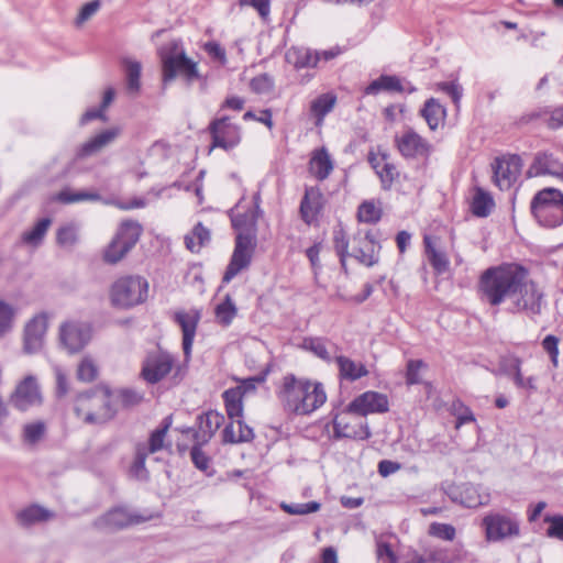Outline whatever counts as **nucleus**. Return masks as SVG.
Returning <instances> with one entry per match:
<instances>
[{"instance_id":"nucleus-1","label":"nucleus","mask_w":563,"mask_h":563,"mask_svg":"<svg viewBox=\"0 0 563 563\" xmlns=\"http://www.w3.org/2000/svg\"><path fill=\"white\" fill-rule=\"evenodd\" d=\"M276 396L285 411L300 416L312 413L327 400L321 383L298 378L294 374L283 377Z\"/></svg>"},{"instance_id":"nucleus-2","label":"nucleus","mask_w":563,"mask_h":563,"mask_svg":"<svg viewBox=\"0 0 563 563\" xmlns=\"http://www.w3.org/2000/svg\"><path fill=\"white\" fill-rule=\"evenodd\" d=\"M523 275H527V269L518 264H501L485 269L477 285L481 300L493 307L510 301Z\"/></svg>"},{"instance_id":"nucleus-3","label":"nucleus","mask_w":563,"mask_h":563,"mask_svg":"<svg viewBox=\"0 0 563 563\" xmlns=\"http://www.w3.org/2000/svg\"><path fill=\"white\" fill-rule=\"evenodd\" d=\"M163 67V81L167 84L177 76L191 85L199 79V70L196 62L190 59L183 47L180 41H172L158 49Z\"/></svg>"},{"instance_id":"nucleus-4","label":"nucleus","mask_w":563,"mask_h":563,"mask_svg":"<svg viewBox=\"0 0 563 563\" xmlns=\"http://www.w3.org/2000/svg\"><path fill=\"white\" fill-rule=\"evenodd\" d=\"M530 210L537 222L544 228H556L563 223V192L547 187L532 198Z\"/></svg>"},{"instance_id":"nucleus-5","label":"nucleus","mask_w":563,"mask_h":563,"mask_svg":"<svg viewBox=\"0 0 563 563\" xmlns=\"http://www.w3.org/2000/svg\"><path fill=\"white\" fill-rule=\"evenodd\" d=\"M75 412L86 423H104L113 418L110 394L107 389H93L80 394L75 402Z\"/></svg>"},{"instance_id":"nucleus-6","label":"nucleus","mask_w":563,"mask_h":563,"mask_svg":"<svg viewBox=\"0 0 563 563\" xmlns=\"http://www.w3.org/2000/svg\"><path fill=\"white\" fill-rule=\"evenodd\" d=\"M148 295V283L141 276H122L110 288V301L120 309L143 303Z\"/></svg>"},{"instance_id":"nucleus-7","label":"nucleus","mask_w":563,"mask_h":563,"mask_svg":"<svg viewBox=\"0 0 563 563\" xmlns=\"http://www.w3.org/2000/svg\"><path fill=\"white\" fill-rule=\"evenodd\" d=\"M142 225L132 220L123 221L114 238L104 249L102 258L107 264L114 265L125 257L135 246L142 234Z\"/></svg>"},{"instance_id":"nucleus-8","label":"nucleus","mask_w":563,"mask_h":563,"mask_svg":"<svg viewBox=\"0 0 563 563\" xmlns=\"http://www.w3.org/2000/svg\"><path fill=\"white\" fill-rule=\"evenodd\" d=\"M482 527L489 542H499L520 534L519 520L510 512H490L483 518Z\"/></svg>"},{"instance_id":"nucleus-9","label":"nucleus","mask_w":563,"mask_h":563,"mask_svg":"<svg viewBox=\"0 0 563 563\" xmlns=\"http://www.w3.org/2000/svg\"><path fill=\"white\" fill-rule=\"evenodd\" d=\"M394 144L406 159H428L433 153V145L412 128H406L394 137Z\"/></svg>"},{"instance_id":"nucleus-10","label":"nucleus","mask_w":563,"mask_h":563,"mask_svg":"<svg viewBox=\"0 0 563 563\" xmlns=\"http://www.w3.org/2000/svg\"><path fill=\"white\" fill-rule=\"evenodd\" d=\"M255 236L251 232H239L235 239V247L231 261L223 275V283H229L241 271L247 268L251 264L254 247Z\"/></svg>"},{"instance_id":"nucleus-11","label":"nucleus","mask_w":563,"mask_h":563,"mask_svg":"<svg viewBox=\"0 0 563 563\" xmlns=\"http://www.w3.org/2000/svg\"><path fill=\"white\" fill-rule=\"evenodd\" d=\"M175 366V357L167 351H150L142 364L141 377L148 384L163 380Z\"/></svg>"},{"instance_id":"nucleus-12","label":"nucleus","mask_w":563,"mask_h":563,"mask_svg":"<svg viewBox=\"0 0 563 563\" xmlns=\"http://www.w3.org/2000/svg\"><path fill=\"white\" fill-rule=\"evenodd\" d=\"M543 301V292L538 284L528 278V274L523 275L516 289L515 296L510 302L518 311L528 314H539L541 312Z\"/></svg>"},{"instance_id":"nucleus-13","label":"nucleus","mask_w":563,"mask_h":563,"mask_svg":"<svg viewBox=\"0 0 563 563\" xmlns=\"http://www.w3.org/2000/svg\"><path fill=\"white\" fill-rule=\"evenodd\" d=\"M208 131L211 135V148L220 147L224 151L234 148L241 142V129L230 122L229 117H221L210 122Z\"/></svg>"},{"instance_id":"nucleus-14","label":"nucleus","mask_w":563,"mask_h":563,"mask_svg":"<svg viewBox=\"0 0 563 563\" xmlns=\"http://www.w3.org/2000/svg\"><path fill=\"white\" fill-rule=\"evenodd\" d=\"M9 401L20 411L42 405L43 398L36 378L29 375L22 379L10 395Z\"/></svg>"},{"instance_id":"nucleus-15","label":"nucleus","mask_w":563,"mask_h":563,"mask_svg":"<svg viewBox=\"0 0 563 563\" xmlns=\"http://www.w3.org/2000/svg\"><path fill=\"white\" fill-rule=\"evenodd\" d=\"M351 256L366 266L378 262L379 243L371 231L358 230L353 236Z\"/></svg>"},{"instance_id":"nucleus-16","label":"nucleus","mask_w":563,"mask_h":563,"mask_svg":"<svg viewBox=\"0 0 563 563\" xmlns=\"http://www.w3.org/2000/svg\"><path fill=\"white\" fill-rule=\"evenodd\" d=\"M527 176L552 177L563 181V161L551 152H538L527 169Z\"/></svg>"},{"instance_id":"nucleus-17","label":"nucleus","mask_w":563,"mask_h":563,"mask_svg":"<svg viewBox=\"0 0 563 563\" xmlns=\"http://www.w3.org/2000/svg\"><path fill=\"white\" fill-rule=\"evenodd\" d=\"M148 518L130 512L128 509L113 508L93 521V527L101 531H114L146 521Z\"/></svg>"},{"instance_id":"nucleus-18","label":"nucleus","mask_w":563,"mask_h":563,"mask_svg":"<svg viewBox=\"0 0 563 563\" xmlns=\"http://www.w3.org/2000/svg\"><path fill=\"white\" fill-rule=\"evenodd\" d=\"M521 169V158L518 155L496 158L493 170L495 185L500 190H508L516 183Z\"/></svg>"},{"instance_id":"nucleus-19","label":"nucleus","mask_w":563,"mask_h":563,"mask_svg":"<svg viewBox=\"0 0 563 563\" xmlns=\"http://www.w3.org/2000/svg\"><path fill=\"white\" fill-rule=\"evenodd\" d=\"M48 317L45 312L34 316L24 328L23 350L27 354L41 351L47 331Z\"/></svg>"},{"instance_id":"nucleus-20","label":"nucleus","mask_w":563,"mask_h":563,"mask_svg":"<svg viewBox=\"0 0 563 563\" xmlns=\"http://www.w3.org/2000/svg\"><path fill=\"white\" fill-rule=\"evenodd\" d=\"M522 361L515 355L503 357L499 364V372L510 378L518 389H523L529 394L538 389L537 378L534 376L525 377L521 371Z\"/></svg>"},{"instance_id":"nucleus-21","label":"nucleus","mask_w":563,"mask_h":563,"mask_svg":"<svg viewBox=\"0 0 563 563\" xmlns=\"http://www.w3.org/2000/svg\"><path fill=\"white\" fill-rule=\"evenodd\" d=\"M121 131L120 126H112L96 134L78 147L75 154V161L97 155L103 148L112 144L121 134Z\"/></svg>"},{"instance_id":"nucleus-22","label":"nucleus","mask_w":563,"mask_h":563,"mask_svg":"<svg viewBox=\"0 0 563 563\" xmlns=\"http://www.w3.org/2000/svg\"><path fill=\"white\" fill-rule=\"evenodd\" d=\"M197 421L198 430L194 431L191 428H187L184 432L192 433V437L198 444H206L224 422V416L218 411L210 410L198 416Z\"/></svg>"},{"instance_id":"nucleus-23","label":"nucleus","mask_w":563,"mask_h":563,"mask_svg":"<svg viewBox=\"0 0 563 563\" xmlns=\"http://www.w3.org/2000/svg\"><path fill=\"white\" fill-rule=\"evenodd\" d=\"M350 411L361 416L388 411V399L384 394L366 391L356 397L349 406Z\"/></svg>"},{"instance_id":"nucleus-24","label":"nucleus","mask_w":563,"mask_h":563,"mask_svg":"<svg viewBox=\"0 0 563 563\" xmlns=\"http://www.w3.org/2000/svg\"><path fill=\"white\" fill-rule=\"evenodd\" d=\"M60 342L69 353L80 351L90 340L89 328L75 322L65 323L60 327Z\"/></svg>"},{"instance_id":"nucleus-25","label":"nucleus","mask_w":563,"mask_h":563,"mask_svg":"<svg viewBox=\"0 0 563 563\" xmlns=\"http://www.w3.org/2000/svg\"><path fill=\"white\" fill-rule=\"evenodd\" d=\"M322 192L318 187H307L300 202V217L307 224L314 222L322 209Z\"/></svg>"},{"instance_id":"nucleus-26","label":"nucleus","mask_w":563,"mask_h":563,"mask_svg":"<svg viewBox=\"0 0 563 563\" xmlns=\"http://www.w3.org/2000/svg\"><path fill=\"white\" fill-rule=\"evenodd\" d=\"M55 517L56 515L54 511L37 504L30 505L15 514L18 525L23 528L45 523L55 519Z\"/></svg>"},{"instance_id":"nucleus-27","label":"nucleus","mask_w":563,"mask_h":563,"mask_svg":"<svg viewBox=\"0 0 563 563\" xmlns=\"http://www.w3.org/2000/svg\"><path fill=\"white\" fill-rule=\"evenodd\" d=\"M175 321L180 325L183 331V350L186 357L190 356L196 330L199 321L197 313L177 312Z\"/></svg>"},{"instance_id":"nucleus-28","label":"nucleus","mask_w":563,"mask_h":563,"mask_svg":"<svg viewBox=\"0 0 563 563\" xmlns=\"http://www.w3.org/2000/svg\"><path fill=\"white\" fill-rule=\"evenodd\" d=\"M420 115L426 120L431 131L438 130L439 126L444 124L446 118V109L435 98L428 99L422 109Z\"/></svg>"},{"instance_id":"nucleus-29","label":"nucleus","mask_w":563,"mask_h":563,"mask_svg":"<svg viewBox=\"0 0 563 563\" xmlns=\"http://www.w3.org/2000/svg\"><path fill=\"white\" fill-rule=\"evenodd\" d=\"M333 169V162L328 153V151L322 147L320 150H316L309 162V172L312 176H314L318 180H324L329 177Z\"/></svg>"},{"instance_id":"nucleus-30","label":"nucleus","mask_w":563,"mask_h":563,"mask_svg":"<svg viewBox=\"0 0 563 563\" xmlns=\"http://www.w3.org/2000/svg\"><path fill=\"white\" fill-rule=\"evenodd\" d=\"M254 438L253 429L246 426L241 418H235L223 430L224 443L249 442Z\"/></svg>"},{"instance_id":"nucleus-31","label":"nucleus","mask_w":563,"mask_h":563,"mask_svg":"<svg viewBox=\"0 0 563 563\" xmlns=\"http://www.w3.org/2000/svg\"><path fill=\"white\" fill-rule=\"evenodd\" d=\"M172 427V416H167L161 426L150 434L146 443H139L136 446L143 449L148 455L154 454L165 448V438Z\"/></svg>"},{"instance_id":"nucleus-32","label":"nucleus","mask_w":563,"mask_h":563,"mask_svg":"<svg viewBox=\"0 0 563 563\" xmlns=\"http://www.w3.org/2000/svg\"><path fill=\"white\" fill-rule=\"evenodd\" d=\"M340 377L350 382L357 380L364 376H367L368 371L362 363H356L350 357L340 355L335 357Z\"/></svg>"},{"instance_id":"nucleus-33","label":"nucleus","mask_w":563,"mask_h":563,"mask_svg":"<svg viewBox=\"0 0 563 563\" xmlns=\"http://www.w3.org/2000/svg\"><path fill=\"white\" fill-rule=\"evenodd\" d=\"M423 244L428 261L434 272L438 275H442L448 272L450 265L449 258L444 252L435 249L433 239L429 235H426L423 239Z\"/></svg>"},{"instance_id":"nucleus-34","label":"nucleus","mask_w":563,"mask_h":563,"mask_svg":"<svg viewBox=\"0 0 563 563\" xmlns=\"http://www.w3.org/2000/svg\"><path fill=\"white\" fill-rule=\"evenodd\" d=\"M320 55L318 53L303 47H291L286 53V60L296 68L316 67Z\"/></svg>"},{"instance_id":"nucleus-35","label":"nucleus","mask_w":563,"mask_h":563,"mask_svg":"<svg viewBox=\"0 0 563 563\" xmlns=\"http://www.w3.org/2000/svg\"><path fill=\"white\" fill-rule=\"evenodd\" d=\"M52 220L49 218L40 219L31 229L24 231L21 235V241L25 245L37 247L42 244Z\"/></svg>"},{"instance_id":"nucleus-36","label":"nucleus","mask_w":563,"mask_h":563,"mask_svg":"<svg viewBox=\"0 0 563 563\" xmlns=\"http://www.w3.org/2000/svg\"><path fill=\"white\" fill-rule=\"evenodd\" d=\"M494 207L495 202L490 194L477 187L471 202V210L473 214L485 218L489 216Z\"/></svg>"},{"instance_id":"nucleus-37","label":"nucleus","mask_w":563,"mask_h":563,"mask_svg":"<svg viewBox=\"0 0 563 563\" xmlns=\"http://www.w3.org/2000/svg\"><path fill=\"white\" fill-rule=\"evenodd\" d=\"M122 65L125 71L126 90L131 95H136L141 88V63L131 58H123Z\"/></svg>"},{"instance_id":"nucleus-38","label":"nucleus","mask_w":563,"mask_h":563,"mask_svg":"<svg viewBox=\"0 0 563 563\" xmlns=\"http://www.w3.org/2000/svg\"><path fill=\"white\" fill-rule=\"evenodd\" d=\"M243 390L242 387L230 388L223 393L225 410L231 420L242 418L243 412Z\"/></svg>"},{"instance_id":"nucleus-39","label":"nucleus","mask_w":563,"mask_h":563,"mask_svg":"<svg viewBox=\"0 0 563 563\" xmlns=\"http://www.w3.org/2000/svg\"><path fill=\"white\" fill-rule=\"evenodd\" d=\"M329 341L323 338H305L301 342V347L320 360L330 363L332 361V353L329 350Z\"/></svg>"},{"instance_id":"nucleus-40","label":"nucleus","mask_w":563,"mask_h":563,"mask_svg":"<svg viewBox=\"0 0 563 563\" xmlns=\"http://www.w3.org/2000/svg\"><path fill=\"white\" fill-rule=\"evenodd\" d=\"M335 102L336 97L332 93H323L311 102L310 111L317 119V125H320L323 122L324 117L332 111Z\"/></svg>"},{"instance_id":"nucleus-41","label":"nucleus","mask_w":563,"mask_h":563,"mask_svg":"<svg viewBox=\"0 0 563 563\" xmlns=\"http://www.w3.org/2000/svg\"><path fill=\"white\" fill-rule=\"evenodd\" d=\"M79 240V227L76 223H67L58 228L56 242L62 247H73Z\"/></svg>"},{"instance_id":"nucleus-42","label":"nucleus","mask_w":563,"mask_h":563,"mask_svg":"<svg viewBox=\"0 0 563 563\" xmlns=\"http://www.w3.org/2000/svg\"><path fill=\"white\" fill-rule=\"evenodd\" d=\"M57 200L63 203H75L80 201H98L101 199L98 192L93 191H73L70 189H64L57 194Z\"/></svg>"},{"instance_id":"nucleus-43","label":"nucleus","mask_w":563,"mask_h":563,"mask_svg":"<svg viewBox=\"0 0 563 563\" xmlns=\"http://www.w3.org/2000/svg\"><path fill=\"white\" fill-rule=\"evenodd\" d=\"M236 312H238V309H236L233 300L231 299V297L229 295H227L225 299L216 307L217 321L220 324L228 327L229 324H231V322L235 318Z\"/></svg>"},{"instance_id":"nucleus-44","label":"nucleus","mask_w":563,"mask_h":563,"mask_svg":"<svg viewBox=\"0 0 563 563\" xmlns=\"http://www.w3.org/2000/svg\"><path fill=\"white\" fill-rule=\"evenodd\" d=\"M16 310L4 300H0V339L8 334L14 324Z\"/></svg>"},{"instance_id":"nucleus-45","label":"nucleus","mask_w":563,"mask_h":563,"mask_svg":"<svg viewBox=\"0 0 563 563\" xmlns=\"http://www.w3.org/2000/svg\"><path fill=\"white\" fill-rule=\"evenodd\" d=\"M46 432V424L44 421L37 420L26 423L23 427L22 437L24 442L29 444H36L40 442Z\"/></svg>"},{"instance_id":"nucleus-46","label":"nucleus","mask_w":563,"mask_h":563,"mask_svg":"<svg viewBox=\"0 0 563 563\" xmlns=\"http://www.w3.org/2000/svg\"><path fill=\"white\" fill-rule=\"evenodd\" d=\"M460 503L467 508H476L487 503V496L482 497L471 485L463 486Z\"/></svg>"},{"instance_id":"nucleus-47","label":"nucleus","mask_w":563,"mask_h":563,"mask_svg":"<svg viewBox=\"0 0 563 563\" xmlns=\"http://www.w3.org/2000/svg\"><path fill=\"white\" fill-rule=\"evenodd\" d=\"M438 556L439 563H461L465 560V552L462 545L438 547Z\"/></svg>"},{"instance_id":"nucleus-48","label":"nucleus","mask_w":563,"mask_h":563,"mask_svg":"<svg viewBox=\"0 0 563 563\" xmlns=\"http://www.w3.org/2000/svg\"><path fill=\"white\" fill-rule=\"evenodd\" d=\"M98 376V366L96 362L86 356L81 360L77 368V378L85 383L95 380Z\"/></svg>"},{"instance_id":"nucleus-49","label":"nucleus","mask_w":563,"mask_h":563,"mask_svg":"<svg viewBox=\"0 0 563 563\" xmlns=\"http://www.w3.org/2000/svg\"><path fill=\"white\" fill-rule=\"evenodd\" d=\"M369 162L373 168L376 170L385 188L389 187L397 175L396 167L391 164L384 163L380 167V164L377 162L376 157H369Z\"/></svg>"},{"instance_id":"nucleus-50","label":"nucleus","mask_w":563,"mask_h":563,"mask_svg":"<svg viewBox=\"0 0 563 563\" xmlns=\"http://www.w3.org/2000/svg\"><path fill=\"white\" fill-rule=\"evenodd\" d=\"M357 218L361 222L375 223L382 218V210L372 201H364L357 211Z\"/></svg>"},{"instance_id":"nucleus-51","label":"nucleus","mask_w":563,"mask_h":563,"mask_svg":"<svg viewBox=\"0 0 563 563\" xmlns=\"http://www.w3.org/2000/svg\"><path fill=\"white\" fill-rule=\"evenodd\" d=\"M280 508L289 515H307L318 511L321 508V505L318 501L295 504L282 503Z\"/></svg>"},{"instance_id":"nucleus-52","label":"nucleus","mask_w":563,"mask_h":563,"mask_svg":"<svg viewBox=\"0 0 563 563\" xmlns=\"http://www.w3.org/2000/svg\"><path fill=\"white\" fill-rule=\"evenodd\" d=\"M428 533L431 537L445 540L453 541L456 536L455 528L450 523H441V522H432L429 526Z\"/></svg>"},{"instance_id":"nucleus-53","label":"nucleus","mask_w":563,"mask_h":563,"mask_svg":"<svg viewBox=\"0 0 563 563\" xmlns=\"http://www.w3.org/2000/svg\"><path fill=\"white\" fill-rule=\"evenodd\" d=\"M333 242L334 247L340 256L342 265L345 263V257L351 256V253H349V241L346 239L345 232L342 228L334 230L333 232Z\"/></svg>"},{"instance_id":"nucleus-54","label":"nucleus","mask_w":563,"mask_h":563,"mask_svg":"<svg viewBox=\"0 0 563 563\" xmlns=\"http://www.w3.org/2000/svg\"><path fill=\"white\" fill-rule=\"evenodd\" d=\"M232 225L240 232L247 233L255 225L256 218L253 213H234L231 217Z\"/></svg>"},{"instance_id":"nucleus-55","label":"nucleus","mask_w":563,"mask_h":563,"mask_svg":"<svg viewBox=\"0 0 563 563\" xmlns=\"http://www.w3.org/2000/svg\"><path fill=\"white\" fill-rule=\"evenodd\" d=\"M435 89L449 95L451 97L452 101L454 102V104L456 107L459 106L461 98L463 96V88L460 84H457L455 81H451V82L441 81V82L435 84Z\"/></svg>"},{"instance_id":"nucleus-56","label":"nucleus","mask_w":563,"mask_h":563,"mask_svg":"<svg viewBox=\"0 0 563 563\" xmlns=\"http://www.w3.org/2000/svg\"><path fill=\"white\" fill-rule=\"evenodd\" d=\"M148 454L143 450L135 448V457L131 466V473L137 478H146L147 471L145 468V462Z\"/></svg>"},{"instance_id":"nucleus-57","label":"nucleus","mask_w":563,"mask_h":563,"mask_svg":"<svg viewBox=\"0 0 563 563\" xmlns=\"http://www.w3.org/2000/svg\"><path fill=\"white\" fill-rule=\"evenodd\" d=\"M202 444H196L191 448L190 456L194 465L200 470L206 472L209 468L210 465V459L206 453L201 450Z\"/></svg>"},{"instance_id":"nucleus-58","label":"nucleus","mask_w":563,"mask_h":563,"mask_svg":"<svg viewBox=\"0 0 563 563\" xmlns=\"http://www.w3.org/2000/svg\"><path fill=\"white\" fill-rule=\"evenodd\" d=\"M426 365L422 361L420 360H411L408 362L407 364V373H406V379H407V384L408 385H415V384H419L421 382V377H420V371L421 368H423Z\"/></svg>"},{"instance_id":"nucleus-59","label":"nucleus","mask_w":563,"mask_h":563,"mask_svg":"<svg viewBox=\"0 0 563 563\" xmlns=\"http://www.w3.org/2000/svg\"><path fill=\"white\" fill-rule=\"evenodd\" d=\"M100 5L101 3L99 0H92L84 4L77 15L76 24L80 25L88 21L92 15L97 13V11L100 9Z\"/></svg>"},{"instance_id":"nucleus-60","label":"nucleus","mask_w":563,"mask_h":563,"mask_svg":"<svg viewBox=\"0 0 563 563\" xmlns=\"http://www.w3.org/2000/svg\"><path fill=\"white\" fill-rule=\"evenodd\" d=\"M240 7L254 8L262 18H267L271 12V0H239Z\"/></svg>"},{"instance_id":"nucleus-61","label":"nucleus","mask_w":563,"mask_h":563,"mask_svg":"<svg viewBox=\"0 0 563 563\" xmlns=\"http://www.w3.org/2000/svg\"><path fill=\"white\" fill-rule=\"evenodd\" d=\"M559 339L555 335L549 334L542 341V347L551 357L552 363L556 366L559 355Z\"/></svg>"},{"instance_id":"nucleus-62","label":"nucleus","mask_w":563,"mask_h":563,"mask_svg":"<svg viewBox=\"0 0 563 563\" xmlns=\"http://www.w3.org/2000/svg\"><path fill=\"white\" fill-rule=\"evenodd\" d=\"M205 51L210 57L218 60L220 64L224 65L227 63L225 51L220 44L216 42H208L205 44Z\"/></svg>"},{"instance_id":"nucleus-63","label":"nucleus","mask_w":563,"mask_h":563,"mask_svg":"<svg viewBox=\"0 0 563 563\" xmlns=\"http://www.w3.org/2000/svg\"><path fill=\"white\" fill-rule=\"evenodd\" d=\"M376 553L382 563H397V556L387 543L379 542Z\"/></svg>"},{"instance_id":"nucleus-64","label":"nucleus","mask_w":563,"mask_h":563,"mask_svg":"<svg viewBox=\"0 0 563 563\" xmlns=\"http://www.w3.org/2000/svg\"><path fill=\"white\" fill-rule=\"evenodd\" d=\"M547 520L551 523L547 531L548 536L563 541V517L555 516Z\"/></svg>"}]
</instances>
